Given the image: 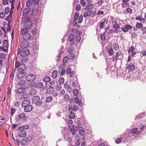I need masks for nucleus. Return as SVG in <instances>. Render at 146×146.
<instances>
[{"label": "nucleus", "mask_w": 146, "mask_h": 146, "mask_svg": "<svg viewBox=\"0 0 146 146\" xmlns=\"http://www.w3.org/2000/svg\"><path fill=\"white\" fill-rule=\"evenodd\" d=\"M138 128H133L131 131L128 130L125 132L124 136L125 139H134L141 133L140 131L138 130Z\"/></svg>", "instance_id": "1"}, {"label": "nucleus", "mask_w": 146, "mask_h": 146, "mask_svg": "<svg viewBox=\"0 0 146 146\" xmlns=\"http://www.w3.org/2000/svg\"><path fill=\"white\" fill-rule=\"evenodd\" d=\"M40 98L38 96L34 97L33 98V103L37 106H40L43 104V100L41 99L40 100Z\"/></svg>", "instance_id": "2"}, {"label": "nucleus", "mask_w": 146, "mask_h": 146, "mask_svg": "<svg viewBox=\"0 0 146 146\" xmlns=\"http://www.w3.org/2000/svg\"><path fill=\"white\" fill-rule=\"evenodd\" d=\"M33 13L32 9L27 8L23 10V15L24 16H29L31 15H32Z\"/></svg>", "instance_id": "3"}, {"label": "nucleus", "mask_w": 146, "mask_h": 146, "mask_svg": "<svg viewBox=\"0 0 146 146\" xmlns=\"http://www.w3.org/2000/svg\"><path fill=\"white\" fill-rule=\"evenodd\" d=\"M35 76L33 74H29L27 75L26 77L27 80L29 82H33L35 80Z\"/></svg>", "instance_id": "4"}, {"label": "nucleus", "mask_w": 146, "mask_h": 146, "mask_svg": "<svg viewBox=\"0 0 146 146\" xmlns=\"http://www.w3.org/2000/svg\"><path fill=\"white\" fill-rule=\"evenodd\" d=\"M29 45L28 41L24 40L23 41H21V44L20 45V48L23 49L27 48Z\"/></svg>", "instance_id": "5"}, {"label": "nucleus", "mask_w": 146, "mask_h": 146, "mask_svg": "<svg viewBox=\"0 0 146 146\" xmlns=\"http://www.w3.org/2000/svg\"><path fill=\"white\" fill-rule=\"evenodd\" d=\"M19 96H20L21 100H23L25 98H27L29 96V94L26 92H21L19 93Z\"/></svg>", "instance_id": "6"}, {"label": "nucleus", "mask_w": 146, "mask_h": 146, "mask_svg": "<svg viewBox=\"0 0 146 146\" xmlns=\"http://www.w3.org/2000/svg\"><path fill=\"white\" fill-rule=\"evenodd\" d=\"M42 107L46 110H49L50 108L51 107L50 105L47 102L44 101L43 100V104L42 105H41Z\"/></svg>", "instance_id": "7"}, {"label": "nucleus", "mask_w": 146, "mask_h": 146, "mask_svg": "<svg viewBox=\"0 0 146 146\" xmlns=\"http://www.w3.org/2000/svg\"><path fill=\"white\" fill-rule=\"evenodd\" d=\"M18 133V137H24L27 135L26 131L25 130L19 131Z\"/></svg>", "instance_id": "8"}, {"label": "nucleus", "mask_w": 146, "mask_h": 146, "mask_svg": "<svg viewBox=\"0 0 146 146\" xmlns=\"http://www.w3.org/2000/svg\"><path fill=\"white\" fill-rule=\"evenodd\" d=\"M102 21L98 23L99 27L100 29H103L105 24H107L108 22V20L107 19H105L104 20H102Z\"/></svg>", "instance_id": "9"}, {"label": "nucleus", "mask_w": 146, "mask_h": 146, "mask_svg": "<svg viewBox=\"0 0 146 146\" xmlns=\"http://www.w3.org/2000/svg\"><path fill=\"white\" fill-rule=\"evenodd\" d=\"M132 28V27L129 25H125L124 27H123L121 28L122 31L124 32H126L128 31L129 30H131Z\"/></svg>", "instance_id": "10"}, {"label": "nucleus", "mask_w": 146, "mask_h": 146, "mask_svg": "<svg viewBox=\"0 0 146 146\" xmlns=\"http://www.w3.org/2000/svg\"><path fill=\"white\" fill-rule=\"evenodd\" d=\"M29 53V50L28 49H26L22 50V52L20 55L22 57L27 56Z\"/></svg>", "instance_id": "11"}, {"label": "nucleus", "mask_w": 146, "mask_h": 146, "mask_svg": "<svg viewBox=\"0 0 146 146\" xmlns=\"http://www.w3.org/2000/svg\"><path fill=\"white\" fill-rule=\"evenodd\" d=\"M30 37L31 35L28 33L25 34L23 36V38L24 40L27 41L30 39Z\"/></svg>", "instance_id": "12"}, {"label": "nucleus", "mask_w": 146, "mask_h": 146, "mask_svg": "<svg viewBox=\"0 0 146 146\" xmlns=\"http://www.w3.org/2000/svg\"><path fill=\"white\" fill-rule=\"evenodd\" d=\"M106 50L110 55L112 56L114 53L112 47L110 46H108Z\"/></svg>", "instance_id": "13"}, {"label": "nucleus", "mask_w": 146, "mask_h": 146, "mask_svg": "<svg viewBox=\"0 0 146 146\" xmlns=\"http://www.w3.org/2000/svg\"><path fill=\"white\" fill-rule=\"evenodd\" d=\"M33 108L32 105H29L24 107V111L25 112H30L32 110Z\"/></svg>", "instance_id": "14"}, {"label": "nucleus", "mask_w": 146, "mask_h": 146, "mask_svg": "<svg viewBox=\"0 0 146 146\" xmlns=\"http://www.w3.org/2000/svg\"><path fill=\"white\" fill-rule=\"evenodd\" d=\"M28 84L27 83H24L22 86V87L19 88H18V90L20 91V90L24 91L25 90L28 88Z\"/></svg>", "instance_id": "15"}, {"label": "nucleus", "mask_w": 146, "mask_h": 146, "mask_svg": "<svg viewBox=\"0 0 146 146\" xmlns=\"http://www.w3.org/2000/svg\"><path fill=\"white\" fill-rule=\"evenodd\" d=\"M135 68V65L132 64H129L127 67V69H129V71L132 72L133 71Z\"/></svg>", "instance_id": "16"}, {"label": "nucleus", "mask_w": 146, "mask_h": 146, "mask_svg": "<svg viewBox=\"0 0 146 146\" xmlns=\"http://www.w3.org/2000/svg\"><path fill=\"white\" fill-rule=\"evenodd\" d=\"M26 116V114L24 113H19L17 118L18 120H20L21 119L24 118Z\"/></svg>", "instance_id": "17"}, {"label": "nucleus", "mask_w": 146, "mask_h": 146, "mask_svg": "<svg viewBox=\"0 0 146 146\" xmlns=\"http://www.w3.org/2000/svg\"><path fill=\"white\" fill-rule=\"evenodd\" d=\"M29 126L27 125H26L22 126H20L18 127V130L19 131H21L22 130H25L29 128Z\"/></svg>", "instance_id": "18"}, {"label": "nucleus", "mask_w": 146, "mask_h": 146, "mask_svg": "<svg viewBox=\"0 0 146 146\" xmlns=\"http://www.w3.org/2000/svg\"><path fill=\"white\" fill-rule=\"evenodd\" d=\"M24 25L26 27L25 28H26L27 29H30L32 27V23L30 21L26 22L25 23Z\"/></svg>", "instance_id": "19"}, {"label": "nucleus", "mask_w": 146, "mask_h": 146, "mask_svg": "<svg viewBox=\"0 0 146 146\" xmlns=\"http://www.w3.org/2000/svg\"><path fill=\"white\" fill-rule=\"evenodd\" d=\"M30 102L28 100H25L23 101L22 103V106L25 107L30 105Z\"/></svg>", "instance_id": "20"}, {"label": "nucleus", "mask_w": 146, "mask_h": 146, "mask_svg": "<svg viewBox=\"0 0 146 146\" xmlns=\"http://www.w3.org/2000/svg\"><path fill=\"white\" fill-rule=\"evenodd\" d=\"M78 129L79 130V133L81 135H84L85 133L83 130V127L82 126H79L78 127Z\"/></svg>", "instance_id": "21"}, {"label": "nucleus", "mask_w": 146, "mask_h": 146, "mask_svg": "<svg viewBox=\"0 0 146 146\" xmlns=\"http://www.w3.org/2000/svg\"><path fill=\"white\" fill-rule=\"evenodd\" d=\"M26 73L24 71H21L18 75V78H22L25 76Z\"/></svg>", "instance_id": "22"}, {"label": "nucleus", "mask_w": 146, "mask_h": 146, "mask_svg": "<svg viewBox=\"0 0 146 146\" xmlns=\"http://www.w3.org/2000/svg\"><path fill=\"white\" fill-rule=\"evenodd\" d=\"M28 30L26 28L22 29L20 31L21 35H24L25 34L28 33Z\"/></svg>", "instance_id": "23"}, {"label": "nucleus", "mask_w": 146, "mask_h": 146, "mask_svg": "<svg viewBox=\"0 0 146 146\" xmlns=\"http://www.w3.org/2000/svg\"><path fill=\"white\" fill-rule=\"evenodd\" d=\"M58 72L56 70L53 71L52 73V77L53 78H55L57 77Z\"/></svg>", "instance_id": "24"}, {"label": "nucleus", "mask_w": 146, "mask_h": 146, "mask_svg": "<svg viewBox=\"0 0 146 146\" xmlns=\"http://www.w3.org/2000/svg\"><path fill=\"white\" fill-rule=\"evenodd\" d=\"M136 28L138 29H140L141 28L143 29V24L137 22L136 24Z\"/></svg>", "instance_id": "25"}, {"label": "nucleus", "mask_w": 146, "mask_h": 146, "mask_svg": "<svg viewBox=\"0 0 146 146\" xmlns=\"http://www.w3.org/2000/svg\"><path fill=\"white\" fill-rule=\"evenodd\" d=\"M74 82H72V86L74 87H75L76 86H77L78 84V81L77 78H74Z\"/></svg>", "instance_id": "26"}, {"label": "nucleus", "mask_w": 146, "mask_h": 146, "mask_svg": "<svg viewBox=\"0 0 146 146\" xmlns=\"http://www.w3.org/2000/svg\"><path fill=\"white\" fill-rule=\"evenodd\" d=\"M3 45L4 47L6 48H8V42L7 40L5 39L3 40Z\"/></svg>", "instance_id": "27"}, {"label": "nucleus", "mask_w": 146, "mask_h": 146, "mask_svg": "<svg viewBox=\"0 0 146 146\" xmlns=\"http://www.w3.org/2000/svg\"><path fill=\"white\" fill-rule=\"evenodd\" d=\"M94 7V6L91 4H88L86 6V8L88 10H91Z\"/></svg>", "instance_id": "28"}, {"label": "nucleus", "mask_w": 146, "mask_h": 146, "mask_svg": "<svg viewBox=\"0 0 146 146\" xmlns=\"http://www.w3.org/2000/svg\"><path fill=\"white\" fill-rule=\"evenodd\" d=\"M44 86L43 83L41 82L38 83L36 85V87L38 88H42Z\"/></svg>", "instance_id": "29"}, {"label": "nucleus", "mask_w": 146, "mask_h": 146, "mask_svg": "<svg viewBox=\"0 0 146 146\" xmlns=\"http://www.w3.org/2000/svg\"><path fill=\"white\" fill-rule=\"evenodd\" d=\"M64 88L67 89L68 90H72L70 86L67 83L64 84Z\"/></svg>", "instance_id": "30"}, {"label": "nucleus", "mask_w": 146, "mask_h": 146, "mask_svg": "<svg viewBox=\"0 0 146 146\" xmlns=\"http://www.w3.org/2000/svg\"><path fill=\"white\" fill-rule=\"evenodd\" d=\"M81 37L80 35H77L74 36L75 40L78 42H79L81 40Z\"/></svg>", "instance_id": "31"}, {"label": "nucleus", "mask_w": 146, "mask_h": 146, "mask_svg": "<svg viewBox=\"0 0 146 146\" xmlns=\"http://www.w3.org/2000/svg\"><path fill=\"white\" fill-rule=\"evenodd\" d=\"M33 3V0H28L26 3V6L27 7H30L32 5Z\"/></svg>", "instance_id": "32"}, {"label": "nucleus", "mask_w": 146, "mask_h": 146, "mask_svg": "<svg viewBox=\"0 0 146 146\" xmlns=\"http://www.w3.org/2000/svg\"><path fill=\"white\" fill-rule=\"evenodd\" d=\"M123 138L122 137L118 138L115 140V141L117 144L120 143L121 142Z\"/></svg>", "instance_id": "33"}, {"label": "nucleus", "mask_w": 146, "mask_h": 146, "mask_svg": "<svg viewBox=\"0 0 146 146\" xmlns=\"http://www.w3.org/2000/svg\"><path fill=\"white\" fill-rule=\"evenodd\" d=\"M51 80V78L49 76H47L44 77L43 79V81L44 82H48Z\"/></svg>", "instance_id": "34"}, {"label": "nucleus", "mask_w": 146, "mask_h": 146, "mask_svg": "<svg viewBox=\"0 0 146 146\" xmlns=\"http://www.w3.org/2000/svg\"><path fill=\"white\" fill-rule=\"evenodd\" d=\"M26 68V66L23 63L21 64V65L19 67L20 69L21 70V71H24Z\"/></svg>", "instance_id": "35"}, {"label": "nucleus", "mask_w": 146, "mask_h": 146, "mask_svg": "<svg viewBox=\"0 0 146 146\" xmlns=\"http://www.w3.org/2000/svg\"><path fill=\"white\" fill-rule=\"evenodd\" d=\"M113 48L116 51L117 50L119 49L118 45L116 43H114L113 45Z\"/></svg>", "instance_id": "36"}, {"label": "nucleus", "mask_w": 146, "mask_h": 146, "mask_svg": "<svg viewBox=\"0 0 146 146\" xmlns=\"http://www.w3.org/2000/svg\"><path fill=\"white\" fill-rule=\"evenodd\" d=\"M131 35L132 38L137 39V35L136 33H132L131 34Z\"/></svg>", "instance_id": "37"}, {"label": "nucleus", "mask_w": 146, "mask_h": 146, "mask_svg": "<svg viewBox=\"0 0 146 146\" xmlns=\"http://www.w3.org/2000/svg\"><path fill=\"white\" fill-rule=\"evenodd\" d=\"M74 35L73 33L70 34L68 37V40L70 41H71L73 38H74Z\"/></svg>", "instance_id": "38"}, {"label": "nucleus", "mask_w": 146, "mask_h": 146, "mask_svg": "<svg viewBox=\"0 0 146 146\" xmlns=\"http://www.w3.org/2000/svg\"><path fill=\"white\" fill-rule=\"evenodd\" d=\"M64 78L62 77H60L59 80V82L60 84H63L64 82Z\"/></svg>", "instance_id": "39"}, {"label": "nucleus", "mask_w": 146, "mask_h": 146, "mask_svg": "<svg viewBox=\"0 0 146 146\" xmlns=\"http://www.w3.org/2000/svg\"><path fill=\"white\" fill-rule=\"evenodd\" d=\"M135 49L134 47L132 46L128 50V53H130L131 52H134Z\"/></svg>", "instance_id": "40"}, {"label": "nucleus", "mask_w": 146, "mask_h": 146, "mask_svg": "<svg viewBox=\"0 0 146 146\" xmlns=\"http://www.w3.org/2000/svg\"><path fill=\"white\" fill-rule=\"evenodd\" d=\"M21 64L20 63V62L19 61H16L15 63V68H18L20 67L21 65Z\"/></svg>", "instance_id": "41"}, {"label": "nucleus", "mask_w": 146, "mask_h": 146, "mask_svg": "<svg viewBox=\"0 0 146 146\" xmlns=\"http://www.w3.org/2000/svg\"><path fill=\"white\" fill-rule=\"evenodd\" d=\"M70 115L69 116V118L70 119H73L75 117V114L73 112H71L70 113Z\"/></svg>", "instance_id": "42"}, {"label": "nucleus", "mask_w": 146, "mask_h": 146, "mask_svg": "<svg viewBox=\"0 0 146 146\" xmlns=\"http://www.w3.org/2000/svg\"><path fill=\"white\" fill-rule=\"evenodd\" d=\"M52 96H50L49 97H48L46 99V102L47 103L50 102L52 101Z\"/></svg>", "instance_id": "43"}, {"label": "nucleus", "mask_w": 146, "mask_h": 146, "mask_svg": "<svg viewBox=\"0 0 146 146\" xmlns=\"http://www.w3.org/2000/svg\"><path fill=\"white\" fill-rule=\"evenodd\" d=\"M113 28L114 29H118L120 28L119 26L117 23H116L114 25H113Z\"/></svg>", "instance_id": "44"}, {"label": "nucleus", "mask_w": 146, "mask_h": 146, "mask_svg": "<svg viewBox=\"0 0 146 146\" xmlns=\"http://www.w3.org/2000/svg\"><path fill=\"white\" fill-rule=\"evenodd\" d=\"M5 19H6V20L7 21H8V22L7 23V25H8V26H10V23L11 22V19L12 18H9V17H6L5 18Z\"/></svg>", "instance_id": "45"}, {"label": "nucleus", "mask_w": 146, "mask_h": 146, "mask_svg": "<svg viewBox=\"0 0 146 146\" xmlns=\"http://www.w3.org/2000/svg\"><path fill=\"white\" fill-rule=\"evenodd\" d=\"M126 13H129L130 14H131L133 11L131 9L129 8L126 9Z\"/></svg>", "instance_id": "46"}, {"label": "nucleus", "mask_w": 146, "mask_h": 146, "mask_svg": "<svg viewBox=\"0 0 146 146\" xmlns=\"http://www.w3.org/2000/svg\"><path fill=\"white\" fill-rule=\"evenodd\" d=\"M83 15H80L79 18V20L78 21V23H81L83 21Z\"/></svg>", "instance_id": "47"}, {"label": "nucleus", "mask_w": 146, "mask_h": 146, "mask_svg": "<svg viewBox=\"0 0 146 146\" xmlns=\"http://www.w3.org/2000/svg\"><path fill=\"white\" fill-rule=\"evenodd\" d=\"M78 12H76L75 13L74 19V21H76L78 19Z\"/></svg>", "instance_id": "48"}, {"label": "nucleus", "mask_w": 146, "mask_h": 146, "mask_svg": "<svg viewBox=\"0 0 146 146\" xmlns=\"http://www.w3.org/2000/svg\"><path fill=\"white\" fill-rule=\"evenodd\" d=\"M13 12V11L12 10H11L9 11V14L8 15H7V17H9L10 19L12 18V14Z\"/></svg>", "instance_id": "49"}, {"label": "nucleus", "mask_w": 146, "mask_h": 146, "mask_svg": "<svg viewBox=\"0 0 146 146\" xmlns=\"http://www.w3.org/2000/svg\"><path fill=\"white\" fill-rule=\"evenodd\" d=\"M14 106L15 107H18L20 104V102L17 101H15L14 102Z\"/></svg>", "instance_id": "50"}, {"label": "nucleus", "mask_w": 146, "mask_h": 146, "mask_svg": "<svg viewBox=\"0 0 146 146\" xmlns=\"http://www.w3.org/2000/svg\"><path fill=\"white\" fill-rule=\"evenodd\" d=\"M128 5V3H123L121 4L122 7L123 8H125L127 7Z\"/></svg>", "instance_id": "51"}, {"label": "nucleus", "mask_w": 146, "mask_h": 146, "mask_svg": "<svg viewBox=\"0 0 146 146\" xmlns=\"http://www.w3.org/2000/svg\"><path fill=\"white\" fill-rule=\"evenodd\" d=\"M64 98L66 100H68L70 99V97L68 95L66 94L64 96Z\"/></svg>", "instance_id": "52"}, {"label": "nucleus", "mask_w": 146, "mask_h": 146, "mask_svg": "<svg viewBox=\"0 0 146 146\" xmlns=\"http://www.w3.org/2000/svg\"><path fill=\"white\" fill-rule=\"evenodd\" d=\"M68 56H65L64 58H63V63H66L67 60H68Z\"/></svg>", "instance_id": "53"}, {"label": "nucleus", "mask_w": 146, "mask_h": 146, "mask_svg": "<svg viewBox=\"0 0 146 146\" xmlns=\"http://www.w3.org/2000/svg\"><path fill=\"white\" fill-rule=\"evenodd\" d=\"M71 68L70 67H69L67 68V70L65 72H66V74H70V73L71 72Z\"/></svg>", "instance_id": "54"}, {"label": "nucleus", "mask_w": 146, "mask_h": 146, "mask_svg": "<svg viewBox=\"0 0 146 146\" xmlns=\"http://www.w3.org/2000/svg\"><path fill=\"white\" fill-rule=\"evenodd\" d=\"M11 115L13 116V114L15 113L16 111V110L15 108H11Z\"/></svg>", "instance_id": "55"}, {"label": "nucleus", "mask_w": 146, "mask_h": 146, "mask_svg": "<svg viewBox=\"0 0 146 146\" xmlns=\"http://www.w3.org/2000/svg\"><path fill=\"white\" fill-rule=\"evenodd\" d=\"M101 38L102 41H104L106 38V36L104 34H102L101 35Z\"/></svg>", "instance_id": "56"}, {"label": "nucleus", "mask_w": 146, "mask_h": 146, "mask_svg": "<svg viewBox=\"0 0 146 146\" xmlns=\"http://www.w3.org/2000/svg\"><path fill=\"white\" fill-rule=\"evenodd\" d=\"M40 1V0H33V3L36 5L38 4Z\"/></svg>", "instance_id": "57"}, {"label": "nucleus", "mask_w": 146, "mask_h": 146, "mask_svg": "<svg viewBox=\"0 0 146 146\" xmlns=\"http://www.w3.org/2000/svg\"><path fill=\"white\" fill-rule=\"evenodd\" d=\"M80 4L82 7H84L86 3L84 0H81L80 1Z\"/></svg>", "instance_id": "58"}, {"label": "nucleus", "mask_w": 146, "mask_h": 146, "mask_svg": "<svg viewBox=\"0 0 146 146\" xmlns=\"http://www.w3.org/2000/svg\"><path fill=\"white\" fill-rule=\"evenodd\" d=\"M9 1L8 0H3V1L2 4L4 5H5L7 4Z\"/></svg>", "instance_id": "59"}, {"label": "nucleus", "mask_w": 146, "mask_h": 146, "mask_svg": "<svg viewBox=\"0 0 146 146\" xmlns=\"http://www.w3.org/2000/svg\"><path fill=\"white\" fill-rule=\"evenodd\" d=\"M71 133L72 134H74L76 133V131L72 127V128H70Z\"/></svg>", "instance_id": "60"}, {"label": "nucleus", "mask_w": 146, "mask_h": 146, "mask_svg": "<svg viewBox=\"0 0 146 146\" xmlns=\"http://www.w3.org/2000/svg\"><path fill=\"white\" fill-rule=\"evenodd\" d=\"M9 8L8 7H7L5 9V14H8L9 12Z\"/></svg>", "instance_id": "61"}, {"label": "nucleus", "mask_w": 146, "mask_h": 146, "mask_svg": "<svg viewBox=\"0 0 146 146\" xmlns=\"http://www.w3.org/2000/svg\"><path fill=\"white\" fill-rule=\"evenodd\" d=\"M87 13L89 17H90L91 15L92 14V11L91 10H89L87 12Z\"/></svg>", "instance_id": "62"}, {"label": "nucleus", "mask_w": 146, "mask_h": 146, "mask_svg": "<svg viewBox=\"0 0 146 146\" xmlns=\"http://www.w3.org/2000/svg\"><path fill=\"white\" fill-rule=\"evenodd\" d=\"M74 111H76L78 110V108L77 106H74L73 108Z\"/></svg>", "instance_id": "63"}, {"label": "nucleus", "mask_w": 146, "mask_h": 146, "mask_svg": "<svg viewBox=\"0 0 146 146\" xmlns=\"http://www.w3.org/2000/svg\"><path fill=\"white\" fill-rule=\"evenodd\" d=\"M81 8V6L80 5H77L76 7V10L77 11H79Z\"/></svg>", "instance_id": "64"}]
</instances>
